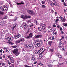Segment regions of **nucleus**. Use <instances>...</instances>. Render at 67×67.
Here are the masks:
<instances>
[{"label": "nucleus", "instance_id": "nucleus-48", "mask_svg": "<svg viewBox=\"0 0 67 67\" xmlns=\"http://www.w3.org/2000/svg\"><path fill=\"white\" fill-rule=\"evenodd\" d=\"M46 6H45L44 5H42V7L43 8H45L46 7Z\"/></svg>", "mask_w": 67, "mask_h": 67}, {"label": "nucleus", "instance_id": "nucleus-37", "mask_svg": "<svg viewBox=\"0 0 67 67\" xmlns=\"http://www.w3.org/2000/svg\"><path fill=\"white\" fill-rule=\"evenodd\" d=\"M50 5L52 7H53V6H54V3H52V4L51 3L50 4Z\"/></svg>", "mask_w": 67, "mask_h": 67}, {"label": "nucleus", "instance_id": "nucleus-6", "mask_svg": "<svg viewBox=\"0 0 67 67\" xmlns=\"http://www.w3.org/2000/svg\"><path fill=\"white\" fill-rule=\"evenodd\" d=\"M33 36V34L32 33H30L29 34V36H27V37H26V38L27 39H29V38H31Z\"/></svg>", "mask_w": 67, "mask_h": 67}, {"label": "nucleus", "instance_id": "nucleus-5", "mask_svg": "<svg viewBox=\"0 0 67 67\" xmlns=\"http://www.w3.org/2000/svg\"><path fill=\"white\" fill-rule=\"evenodd\" d=\"M27 12H28V13H29V14H32V15H34V14H35L34 12L32 10H27Z\"/></svg>", "mask_w": 67, "mask_h": 67}, {"label": "nucleus", "instance_id": "nucleus-31", "mask_svg": "<svg viewBox=\"0 0 67 67\" xmlns=\"http://www.w3.org/2000/svg\"><path fill=\"white\" fill-rule=\"evenodd\" d=\"M3 19H8V16H5L3 17Z\"/></svg>", "mask_w": 67, "mask_h": 67}, {"label": "nucleus", "instance_id": "nucleus-53", "mask_svg": "<svg viewBox=\"0 0 67 67\" xmlns=\"http://www.w3.org/2000/svg\"><path fill=\"white\" fill-rule=\"evenodd\" d=\"M44 51H45V50H44L40 54L41 55V54H42L43 53V52H44Z\"/></svg>", "mask_w": 67, "mask_h": 67}, {"label": "nucleus", "instance_id": "nucleus-55", "mask_svg": "<svg viewBox=\"0 0 67 67\" xmlns=\"http://www.w3.org/2000/svg\"><path fill=\"white\" fill-rule=\"evenodd\" d=\"M64 55H65V56H66V55H67V52H66V53H65Z\"/></svg>", "mask_w": 67, "mask_h": 67}, {"label": "nucleus", "instance_id": "nucleus-41", "mask_svg": "<svg viewBox=\"0 0 67 67\" xmlns=\"http://www.w3.org/2000/svg\"><path fill=\"white\" fill-rule=\"evenodd\" d=\"M48 67H52V65L51 64H49L48 66Z\"/></svg>", "mask_w": 67, "mask_h": 67}, {"label": "nucleus", "instance_id": "nucleus-2", "mask_svg": "<svg viewBox=\"0 0 67 67\" xmlns=\"http://www.w3.org/2000/svg\"><path fill=\"white\" fill-rule=\"evenodd\" d=\"M24 46L26 48H29L31 51L34 48V46L32 44H25L24 45Z\"/></svg>", "mask_w": 67, "mask_h": 67}, {"label": "nucleus", "instance_id": "nucleus-20", "mask_svg": "<svg viewBox=\"0 0 67 67\" xmlns=\"http://www.w3.org/2000/svg\"><path fill=\"white\" fill-rule=\"evenodd\" d=\"M50 51L51 52H53L54 51V48H52L51 49H50Z\"/></svg>", "mask_w": 67, "mask_h": 67}, {"label": "nucleus", "instance_id": "nucleus-50", "mask_svg": "<svg viewBox=\"0 0 67 67\" xmlns=\"http://www.w3.org/2000/svg\"><path fill=\"white\" fill-rule=\"evenodd\" d=\"M53 27H56V25H53Z\"/></svg>", "mask_w": 67, "mask_h": 67}, {"label": "nucleus", "instance_id": "nucleus-23", "mask_svg": "<svg viewBox=\"0 0 67 67\" xmlns=\"http://www.w3.org/2000/svg\"><path fill=\"white\" fill-rule=\"evenodd\" d=\"M14 54H15L16 56H18V55H19V53L18 52H17L14 53Z\"/></svg>", "mask_w": 67, "mask_h": 67}, {"label": "nucleus", "instance_id": "nucleus-57", "mask_svg": "<svg viewBox=\"0 0 67 67\" xmlns=\"http://www.w3.org/2000/svg\"><path fill=\"white\" fill-rule=\"evenodd\" d=\"M5 65V64L4 63H3L2 64V66H4Z\"/></svg>", "mask_w": 67, "mask_h": 67}, {"label": "nucleus", "instance_id": "nucleus-15", "mask_svg": "<svg viewBox=\"0 0 67 67\" xmlns=\"http://www.w3.org/2000/svg\"><path fill=\"white\" fill-rule=\"evenodd\" d=\"M40 53V52L39 51H37L36 50L35 51V53L36 54H38Z\"/></svg>", "mask_w": 67, "mask_h": 67}, {"label": "nucleus", "instance_id": "nucleus-42", "mask_svg": "<svg viewBox=\"0 0 67 67\" xmlns=\"http://www.w3.org/2000/svg\"><path fill=\"white\" fill-rule=\"evenodd\" d=\"M13 20L14 21H16L17 20V19L16 18H14L13 19Z\"/></svg>", "mask_w": 67, "mask_h": 67}, {"label": "nucleus", "instance_id": "nucleus-34", "mask_svg": "<svg viewBox=\"0 0 67 67\" xmlns=\"http://www.w3.org/2000/svg\"><path fill=\"white\" fill-rule=\"evenodd\" d=\"M7 52H10V49H7L6 50Z\"/></svg>", "mask_w": 67, "mask_h": 67}, {"label": "nucleus", "instance_id": "nucleus-4", "mask_svg": "<svg viewBox=\"0 0 67 67\" xmlns=\"http://www.w3.org/2000/svg\"><path fill=\"white\" fill-rule=\"evenodd\" d=\"M16 29V25L15 24H13L12 26H11L10 28V30L11 31H13L14 30Z\"/></svg>", "mask_w": 67, "mask_h": 67}, {"label": "nucleus", "instance_id": "nucleus-25", "mask_svg": "<svg viewBox=\"0 0 67 67\" xmlns=\"http://www.w3.org/2000/svg\"><path fill=\"white\" fill-rule=\"evenodd\" d=\"M66 20V19H65V17H64L62 19V22H65Z\"/></svg>", "mask_w": 67, "mask_h": 67}, {"label": "nucleus", "instance_id": "nucleus-24", "mask_svg": "<svg viewBox=\"0 0 67 67\" xmlns=\"http://www.w3.org/2000/svg\"><path fill=\"white\" fill-rule=\"evenodd\" d=\"M14 38L13 37H10V41H12V40H13Z\"/></svg>", "mask_w": 67, "mask_h": 67}, {"label": "nucleus", "instance_id": "nucleus-51", "mask_svg": "<svg viewBox=\"0 0 67 67\" xmlns=\"http://www.w3.org/2000/svg\"><path fill=\"white\" fill-rule=\"evenodd\" d=\"M67 43V42L66 41H65L63 42L64 44H65Z\"/></svg>", "mask_w": 67, "mask_h": 67}, {"label": "nucleus", "instance_id": "nucleus-16", "mask_svg": "<svg viewBox=\"0 0 67 67\" xmlns=\"http://www.w3.org/2000/svg\"><path fill=\"white\" fill-rule=\"evenodd\" d=\"M46 25L45 24H44L42 26V29L43 30H45V28H46Z\"/></svg>", "mask_w": 67, "mask_h": 67}, {"label": "nucleus", "instance_id": "nucleus-11", "mask_svg": "<svg viewBox=\"0 0 67 67\" xmlns=\"http://www.w3.org/2000/svg\"><path fill=\"white\" fill-rule=\"evenodd\" d=\"M18 49H15L13 51H12V53L14 54H15V53L18 52Z\"/></svg>", "mask_w": 67, "mask_h": 67}, {"label": "nucleus", "instance_id": "nucleus-3", "mask_svg": "<svg viewBox=\"0 0 67 67\" xmlns=\"http://www.w3.org/2000/svg\"><path fill=\"white\" fill-rule=\"evenodd\" d=\"M0 9L1 10L3 11H6L8 10V8L7 7V6L4 5L0 7Z\"/></svg>", "mask_w": 67, "mask_h": 67}, {"label": "nucleus", "instance_id": "nucleus-56", "mask_svg": "<svg viewBox=\"0 0 67 67\" xmlns=\"http://www.w3.org/2000/svg\"><path fill=\"white\" fill-rule=\"evenodd\" d=\"M32 66H35V64H32Z\"/></svg>", "mask_w": 67, "mask_h": 67}, {"label": "nucleus", "instance_id": "nucleus-9", "mask_svg": "<svg viewBox=\"0 0 67 67\" xmlns=\"http://www.w3.org/2000/svg\"><path fill=\"white\" fill-rule=\"evenodd\" d=\"M23 25L24 29H26L27 27V24L26 23H23Z\"/></svg>", "mask_w": 67, "mask_h": 67}, {"label": "nucleus", "instance_id": "nucleus-13", "mask_svg": "<svg viewBox=\"0 0 67 67\" xmlns=\"http://www.w3.org/2000/svg\"><path fill=\"white\" fill-rule=\"evenodd\" d=\"M15 37L16 38H19L20 37H21V35H17Z\"/></svg>", "mask_w": 67, "mask_h": 67}, {"label": "nucleus", "instance_id": "nucleus-18", "mask_svg": "<svg viewBox=\"0 0 67 67\" xmlns=\"http://www.w3.org/2000/svg\"><path fill=\"white\" fill-rule=\"evenodd\" d=\"M10 60L11 63H14V60H13V58L12 57L10 58Z\"/></svg>", "mask_w": 67, "mask_h": 67}, {"label": "nucleus", "instance_id": "nucleus-10", "mask_svg": "<svg viewBox=\"0 0 67 67\" xmlns=\"http://www.w3.org/2000/svg\"><path fill=\"white\" fill-rule=\"evenodd\" d=\"M37 67H43V64H42V63H38Z\"/></svg>", "mask_w": 67, "mask_h": 67}, {"label": "nucleus", "instance_id": "nucleus-26", "mask_svg": "<svg viewBox=\"0 0 67 67\" xmlns=\"http://www.w3.org/2000/svg\"><path fill=\"white\" fill-rule=\"evenodd\" d=\"M57 56L58 57V58H62V56L60 54H58V55Z\"/></svg>", "mask_w": 67, "mask_h": 67}, {"label": "nucleus", "instance_id": "nucleus-52", "mask_svg": "<svg viewBox=\"0 0 67 67\" xmlns=\"http://www.w3.org/2000/svg\"><path fill=\"white\" fill-rule=\"evenodd\" d=\"M60 19L61 20H63V18H62V16H60L59 17Z\"/></svg>", "mask_w": 67, "mask_h": 67}, {"label": "nucleus", "instance_id": "nucleus-14", "mask_svg": "<svg viewBox=\"0 0 67 67\" xmlns=\"http://www.w3.org/2000/svg\"><path fill=\"white\" fill-rule=\"evenodd\" d=\"M5 38L8 40V41H10V37L7 36L5 37Z\"/></svg>", "mask_w": 67, "mask_h": 67}, {"label": "nucleus", "instance_id": "nucleus-40", "mask_svg": "<svg viewBox=\"0 0 67 67\" xmlns=\"http://www.w3.org/2000/svg\"><path fill=\"white\" fill-rule=\"evenodd\" d=\"M53 34L54 35H56V32H54L53 33Z\"/></svg>", "mask_w": 67, "mask_h": 67}, {"label": "nucleus", "instance_id": "nucleus-49", "mask_svg": "<svg viewBox=\"0 0 67 67\" xmlns=\"http://www.w3.org/2000/svg\"><path fill=\"white\" fill-rule=\"evenodd\" d=\"M61 34H64V32H63V31H62L61 32Z\"/></svg>", "mask_w": 67, "mask_h": 67}, {"label": "nucleus", "instance_id": "nucleus-38", "mask_svg": "<svg viewBox=\"0 0 67 67\" xmlns=\"http://www.w3.org/2000/svg\"><path fill=\"white\" fill-rule=\"evenodd\" d=\"M24 66L25 67H31V66H28L26 65H25Z\"/></svg>", "mask_w": 67, "mask_h": 67}, {"label": "nucleus", "instance_id": "nucleus-35", "mask_svg": "<svg viewBox=\"0 0 67 67\" xmlns=\"http://www.w3.org/2000/svg\"><path fill=\"white\" fill-rule=\"evenodd\" d=\"M24 40V39L23 38H22L21 40H20L21 42H22V41H23Z\"/></svg>", "mask_w": 67, "mask_h": 67}, {"label": "nucleus", "instance_id": "nucleus-21", "mask_svg": "<svg viewBox=\"0 0 67 67\" xmlns=\"http://www.w3.org/2000/svg\"><path fill=\"white\" fill-rule=\"evenodd\" d=\"M4 24V22L3 21H2L0 23V24L1 26H3V24Z\"/></svg>", "mask_w": 67, "mask_h": 67}, {"label": "nucleus", "instance_id": "nucleus-62", "mask_svg": "<svg viewBox=\"0 0 67 67\" xmlns=\"http://www.w3.org/2000/svg\"><path fill=\"white\" fill-rule=\"evenodd\" d=\"M60 31H62V30H63V29H62V28H61V27L60 28Z\"/></svg>", "mask_w": 67, "mask_h": 67}, {"label": "nucleus", "instance_id": "nucleus-33", "mask_svg": "<svg viewBox=\"0 0 67 67\" xmlns=\"http://www.w3.org/2000/svg\"><path fill=\"white\" fill-rule=\"evenodd\" d=\"M43 48H41L40 50H39V51H40V52H42V51H43Z\"/></svg>", "mask_w": 67, "mask_h": 67}, {"label": "nucleus", "instance_id": "nucleus-63", "mask_svg": "<svg viewBox=\"0 0 67 67\" xmlns=\"http://www.w3.org/2000/svg\"><path fill=\"white\" fill-rule=\"evenodd\" d=\"M59 65H63V64H64V63H61L59 64Z\"/></svg>", "mask_w": 67, "mask_h": 67}, {"label": "nucleus", "instance_id": "nucleus-59", "mask_svg": "<svg viewBox=\"0 0 67 67\" xmlns=\"http://www.w3.org/2000/svg\"><path fill=\"white\" fill-rule=\"evenodd\" d=\"M8 58H11V56L9 55L8 56Z\"/></svg>", "mask_w": 67, "mask_h": 67}, {"label": "nucleus", "instance_id": "nucleus-44", "mask_svg": "<svg viewBox=\"0 0 67 67\" xmlns=\"http://www.w3.org/2000/svg\"><path fill=\"white\" fill-rule=\"evenodd\" d=\"M13 48H16V47H17V46H14L13 47Z\"/></svg>", "mask_w": 67, "mask_h": 67}, {"label": "nucleus", "instance_id": "nucleus-43", "mask_svg": "<svg viewBox=\"0 0 67 67\" xmlns=\"http://www.w3.org/2000/svg\"><path fill=\"white\" fill-rule=\"evenodd\" d=\"M64 36H63L62 37V39L59 40V41H61V40H62V39H64Z\"/></svg>", "mask_w": 67, "mask_h": 67}, {"label": "nucleus", "instance_id": "nucleus-30", "mask_svg": "<svg viewBox=\"0 0 67 67\" xmlns=\"http://www.w3.org/2000/svg\"><path fill=\"white\" fill-rule=\"evenodd\" d=\"M38 30L39 31H42V28L41 27H39L38 29Z\"/></svg>", "mask_w": 67, "mask_h": 67}, {"label": "nucleus", "instance_id": "nucleus-61", "mask_svg": "<svg viewBox=\"0 0 67 67\" xmlns=\"http://www.w3.org/2000/svg\"><path fill=\"white\" fill-rule=\"evenodd\" d=\"M61 2H63V3L64 2V0H62Z\"/></svg>", "mask_w": 67, "mask_h": 67}, {"label": "nucleus", "instance_id": "nucleus-8", "mask_svg": "<svg viewBox=\"0 0 67 67\" xmlns=\"http://www.w3.org/2000/svg\"><path fill=\"white\" fill-rule=\"evenodd\" d=\"M21 18L24 19H27V18H31V16H29L28 18H27V16L26 15H25V16L22 15L21 16Z\"/></svg>", "mask_w": 67, "mask_h": 67}, {"label": "nucleus", "instance_id": "nucleus-1", "mask_svg": "<svg viewBox=\"0 0 67 67\" xmlns=\"http://www.w3.org/2000/svg\"><path fill=\"white\" fill-rule=\"evenodd\" d=\"M42 44H43L42 41L40 40H37L34 42V45L36 47H38L40 45H42Z\"/></svg>", "mask_w": 67, "mask_h": 67}, {"label": "nucleus", "instance_id": "nucleus-17", "mask_svg": "<svg viewBox=\"0 0 67 67\" xmlns=\"http://www.w3.org/2000/svg\"><path fill=\"white\" fill-rule=\"evenodd\" d=\"M54 36L51 37L49 38H48V39L49 40H54Z\"/></svg>", "mask_w": 67, "mask_h": 67}, {"label": "nucleus", "instance_id": "nucleus-12", "mask_svg": "<svg viewBox=\"0 0 67 67\" xmlns=\"http://www.w3.org/2000/svg\"><path fill=\"white\" fill-rule=\"evenodd\" d=\"M62 46H63V43H62V41H60L59 44V48H60L62 47Z\"/></svg>", "mask_w": 67, "mask_h": 67}, {"label": "nucleus", "instance_id": "nucleus-32", "mask_svg": "<svg viewBox=\"0 0 67 67\" xmlns=\"http://www.w3.org/2000/svg\"><path fill=\"white\" fill-rule=\"evenodd\" d=\"M21 41V40H18L16 41V43H20Z\"/></svg>", "mask_w": 67, "mask_h": 67}, {"label": "nucleus", "instance_id": "nucleus-27", "mask_svg": "<svg viewBox=\"0 0 67 67\" xmlns=\"http://www.w3.org/2000/svg\"><path fill=\"white\" fill-rule=\"evenodd\" d=\"M63 25L64 26L66 27L67 26V23H64L63 24Z\"/></svg>", "mask_w": 67, "mask_h": 67}, {"label": "nucleus", "instance_id": "nucleus-47", "mask_svg": "<svg viewBox=\"0 0 67 67\" xmlns=\"http://www.w3.org/2000/svg\"><path fill=\"white\" fill-rule=\"evenodd\" d=\"M28 22L29 23H31V21L30 20H28Z\"/></svg>", "mask_w": 67, "mask_h": 67}, {"label": "nucleus", "instance_id": "nucleus-45", "mask_svg": "<svg viewBox=\"0 0 67 67\" xmlns=\"http://www.w3.org/2000/svg\"><path fill=\"white\" fill-rule=\"evenodd\" d=\"M58 21H59V20L58 19H56V20H55V22H56V23H57Z\"/></svg>", "mask_w": 67, "mask_h": 67}, {"label": "nucleus", "instance_id": "nucleus-64", "mask_svg": "<svg viewBox=\"0 0 67 67\" xmlns=\"http://www.w3.org/2000/svg\"><path fill=\"white\" fill-rule=\"evenodd\" d=\"M64 5H65V6H67V5H66V4H65V3L64 4Z\"/></svg>", "mask_w": 67, "mask_h": 67}, {"label": "nucleus", "instance_id": "nucleus-19", "mask_svg": "<svg viewBox=\"0 0 67 67\" xmlns=\"http://www.w3.org/2000/svg\"><path fill=\"white\" fill-rule=\"evenodd\" d=\"M0 14L1 15H2L4 14V12L0 11Z\"/></svg>", "mask_w": 67, "mask_h": 67}, {"label": "nucleus", "instance_id": "nucleus-39", "mask_svg": "<svg viewBox=\"0 0 67 67\" xmlns=\"http://www.w3.org/2000/svg\"><path fill=\"white\" fill-rule=\"evenodd\" d=\"M31 60H34L35 59V58L34 57H32L31 58Z\"/></svg>", "mask_w": 67, "mask_h": 67}, {"label": "nucleus", "instance_id": "nucleus-29", "mask_svg": "<svg viewBox=\"0 0 67 67\" xmlns=\"http://www.w3.org/2000/svg\"><path fill=\"white\" fill-rule=\"evenodd\" d=\"M33 26V24L31 23L30 25V27H31Z\"/></svg>", "mask_w": 67, "mask_h": 67}, {"label": "nucleus", "instance_id": "nucleus-46", "mask_svg": "<svg viewBox=\"0 0 67 67\" xmlns=\"http://www.w3.org/2000/svg\"><path fill=\"white\" fill-rule=\"evenodd\" d=\"M34 22L35 23H37V21L36 20H34Z\"/></svg>", "mask_w": 67, "mask_h": 67}, {"label": "nucleus", "instance_id": "nucleus-60", "mask_svg": "<svg viewBox=\"0 0 67 67\" xmlns=\"http://www.w3.org/2000/svg\"><path fill=\"white\" fill-rule=\"evenodd\" d=\"M2 49H1L0 50V53H2Z\"/></svg>", "mask_w": 67, "mask_h": 67}, {"label": "nucleus", "instance_id": "nucleus-7", "mask_svg": "<svg viewBox=\"0 0 67 67\" xmlns=\"http://www.w3.org/2000/svg\"><path fill=\"white\" fill-rule=\"evenodd\" d=\"M42 37V35L41 34L36 35L35 36V38H41Z\"/></svg>", "mask_w": 67, "mask_h": 67}, {"label": "nucleus", "instance_id": "nucleus-54", "mask_svg": "<svg viewBox=\"0 0 67 67\" xmlns=\"http://www.w3.org/2000/svg\"><path fill=\"white\" fill-rule=\"evenodd\" d=\"M53 5H55V6H57V4H55V3H53Z\"/></svg>", "mask_w": 67, "mask_h": 67}, {"label": "nucleus", "instance_id": "nucleus-22", "mask_svg": "<svg viewBox=\"0 0 67 67\" xmlns=\"http://www.w3.org/2000/svg\"><path fill=\"white\" fill-rule=\"evenodd\" d=\"M24 4V3H23V2H21V3H17V5H20V4L21 5V4Z\"/></svg>", "mask_w": 67, "mask_h": 67}, {"label": "nucleus", "instance_id": "nucleus-28", "mask_svg": "<svg viewBox=\"0 0 67 67\" xmlns=\"http://www.w3.org/2000/svg\"><path fill=\"white\" fill-rule=\"evenodd\" d=\"M41 3L42 4H44L45 3V2L44 1H43L41 2Z\"/></svg>", "mask_w": 67, "mask_h": 67}, {"label": "nucleus", "instance_id": "nucleus-58", "mask_svg": "<svg viewBox=\"0 0 67 67\" xmlns=\"http://www.w3.org/2000/svg\"><path fill=\"white\" fill-rule=\"evenodd\" d=\"M48 2H49V3L51 1V0H47Z\"/></svg>", "mask_w": 67, "mask_h": 67}, {"label": "nucleus", "instance_id": "nucleus-36", "mask_svg": "<svg viewBox=\"0 0 67 67\" xmlns=\"http://www.w3.org/2000/svg\"><path fill=\"white\" fill-rule=\"evenodd\" d=\"M0 3L1 5H2V4H4V2H1Z\"/></svg>", "mask_w": 67, "mask_h": 67}]
</instances>
